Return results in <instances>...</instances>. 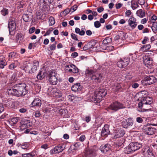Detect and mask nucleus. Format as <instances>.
<instances>
[{
  "label": "nucleus",
  "instance_id": "1",
  "mask_svg": "<svg viewBox=\"0 0 157 157\" xmlns=\"http://www.w3.org/2000/svg\"><path fill=\"white\" fill-rule=\"evenodd\" d=\"M26 86V84L23 83L15 85L13 88L8 89L7 92L9 95L17 97L24 96L27 93L25 89Z\"/></svg>",
  "mask_w": 157,
  "mask_h": 157
},
{
  "label": "nucleus",
  "instance_id": "2",
  "mask_svg": "<svg viewBox=\"0 0 157 157\" xmlns=\"http://www.w3.org/2000/svg\"><path fill=\"white\" fill-rule=\"evenodd\" d=\"M24 65V70L28 73H32L36 71L37 67L39 65V63L37 61H35L32 64L28 61H26Z\"/></svg>",
  "mask_w": 157,
  "mask_h": 157
},
{
  "label": "nucleus",
  "instance_id": "3",
  "mask_svg": "<svg viewBox=\"0 0 157 157\" xmlns=\"http://www.w3.org/2000/svg\"><path fill=\"white\" fill-rule=\"evenodd\" d=\"M107 94V91L103 90L101 89L98 91H96L94 96L92 97V102H99Z\"/></svg>",
  "mask_w": 157,
  "mask_h": 157
},
{
  "label": "nucleus",
  "instance_id": "4",
  "mask_svg": "<svg viewBox=\"0 0 157 157\" xmlns=\"http://www.w3.org/2000/svg\"><path fill=\"white\" fill-rule=\"evenodd\" d=\"M142 147V144L137 142H133L131 143L125 148V153L127 154H129L133 152L139 150Z\"/></svg>",
  "mask_w": 157,
  "mask_h": 157
},
{
  "label": "nucleus",
  "instance_id": "5",
  "mask_svg": "<svg viewBox=\"0 0 157 157\" xmlns=\"http://www.w3.org/2000/svg\"><path fill=\"white\" fill-rule=\"evenodd\" d=\"M141 101L138 104L139 108L145 109V105H148V106L150 107V105L152 102V98L149 97H142Z\"/></svg>",
  "mask_w": 157,
  "mask_h": 157
},
{
  "label": "nucleus",
  "instance_id": "6",
  "mask_svg": "<svg viewBox=\"0 0 157 157\" xmlns=\"http://www.w3.org/2000/svg\"><path fill=\"white\" fill-rule=\"evenodd\" d=\"M124 108L123 105L117 101L113 102L108 108L109 110L110 109L116 111L119 109Z\"/></svg>",
  "mask_w": 157,
  "mask_h": 157
},
{
  "label": "nucleus",
  "instance_id": "7",
  "mask_svg": "<svg viewBox=\"0 0 157 157\" xmlns=\"http://www.w3.org/2000/svg\"><path fill=\"white\" fill-rule=\"evenodd\" d=\"M157 80L153 76H150L146 77L142 81V82L145 85H149L156 82Z\"/></svg>",
  "mask_w": 157,
  "mask_h": 157
},
{
  "label": "nucleus",
  "instance_id": "8",
  "mask_svg": "<svg viewBox=\"0 0 157 157\" xmlns=\"http://www.w3.org/2000/svg\"><path fill=\"white\" fill-rule=\"evenodd\" d=\"M129 58L126 57L125 58L120 59L117 62V66L121 68L125 67L129 64Z\"/></svg>",
  "mask_w": 157,
  "mask_h": 157
},
{
  "label": "nucleus",
  "instance_id": "9",
  "mask_svg": "<svg viewBox=\"0 0 157 157\" xmlns=\"http://www.w3.org/2000/svg\"><path fill=\"white\" fill-rule=\"evenodd\" d=\"M65 147L63 144H60L56 146L54 148L51 149L50 151L51 154H58L62 152Z\"/></svg>",
  "mask_w": 157,
  "mask_h": 157
},
{
  "label": "nucleus",
  "instance_id": "10",
  "mask_svg": "<svg viewBox=\"0 0 157 157\" xmlns=\"http://www.w3.org/2000/svg\"><path fill=\"white\" fill-rule=\"evenodd\" d=\"M143 59V63L147 67H149L152 64V59L150 57L147 56H144Z\"/></svg>",
  "mask_w": 157,
  "mask_h": 157
},
{
  "label": "nucleus",
  "instance_id": "11",
  "mask_svg": "<svg viewBox=\"0 0 157 157\" xmlns=\"http://www.w3.org/2000/svg\"><path fill=\"white\" fill-rule=\"evenodd\" d=\"M91 78L92 80L98 83H100L103 80V76L101 74H95V75H93L91 77Z\"/></svg>",
  "mask_w": 157,
  "mask_h": 157
},
{
  "label": "nucleus",
  "instance_id": "12",
  "mask_svg": "<svg viewBox=\"0 0 157 157\" xmlns=\"http://www.w3.org/2000/svg\"><path fill=\"white\" fill-rule=\"evenodd\" d=\"M50 92L51 94L55 97L59 98L62 96L61 92L56 88L52 89Z\"/></svg>",
  "mask_w": 157,
  "mask_h": 157
},
{
  "label": "nucleus",
  "instance_id": "13",
  "mask_svg": "<svg viewBox=\"0 0 157 157\" xmlns=\"http://www.w3.org/2000/svg\"><path fill=\"white\" fill-rule=\"evenodd\" d=\"M136 19L133 16H131L128 20L129 25L132 28H135L137 26Z\"/></svg>",
  "mask_w": 157,
  "mask_h": 157
},
{
  "label": "nucleus",
  "instance_id": "14",
  "mask_svg": "<svg viewBox=\"0 0 157 157\" xmlns=\"http://www.w3.org/2000/svg\"><path fill=\"white\" fill-rule=\"evenodd\" d=\"M143 129L145 133L148 135H152L154 133V129L153 128L149 126H144Z\"/></svg>",
  "mask_w": 157,
  "mask_h": 157
},
{
  "label": "nucleus",
  "instance_id": "15",
  "mask_svg": "<svg viewBox=\"0 0 157 157\" xmlns=\"http://www.w3.org/2000/svg\"><path fill=\"white\" fill-rule=\"evenodd\" d=\"M109 125L107 124L105 125L102 128L101 133V136H107V135L109 134Z\"/></svg>",
  "mask_w": 157,
  "mask_h": 157
},
{
  "label": "nucleus",
  "instance_id": "16",
  "mask_svg": "<svg viewBox=\"0 0 157 157\" xmlns=\"http://www.w3.org/2000/svg\"><path fill=\"white\" fill-rule=\"evenodd\" d=\"M125 133V131L122 129L120 128L118 130L114 137V139L123 137Z\"/></svg>",
  "mask_w": 157,
  "mask_h": 157
},
{
  "label": "nucleus",
  "instance_id": "17",
  "mask_svg": "<svg viewBox=\"0 0 157 157\" xmlns=\"http://www.w3.org/2000/svg\"><path fill=\"white\" fill-rule=\"evenodd\" d=\"M112 147L109 144H107L104 146H101L100 147V149L101 151L105 153L111 150Z\"/></svg>",
  "mask_w": 157,
  "mask_h": 157
},
{
  "label": "nucleus",
  "instance_id": "18",
  "mask_svg": "<svg viewBox=\"0 0 157 157\" xmlns=\"http://www.w3.org/2000/svg\"><path fill=\"white\" fill-rule=\"evenodd\" d=\"M146 153L144 154V156L145 157H154V155L152 152L151 148L147 147Z\"/></svg>",
  "mask_w": 157,
  "mask_h": 157
},
{
  "label": "nucleus",
  "instance_id": "19",
  "mask_svg": "<svg viewBox=\"0 0 157 157\" xmlns=\"http://www.w3.org/2000/svg\"><path fill=\"white\" fill-rule=\"evenodd\" d=\"M32 105L33 106L40 107L41 105V101L39 98H35L32 103Z\"/></svg>",
  "mask_w": 157,
  "mask_h": 157
},
{
  "label": "nucleus",
  "instance_id": "20",
  "mask_svg": "<svg viewBox=\"0 0 157 157\" xmlns=\"http://www.w3.org/2000/svg\"><path fill=\"white\" fill-rule=\"evenodd\" d=\"M115 40L121 39V40H124L125 39L124 34L123 32L119 33L114 38Z\"/></svg>",
  "mask_w": 157,
  "mask_h": 157
},
{
  "label": "nucleus",
  "instance_id": "21",
  "mask_svg": "<svg viewBox=\"0 0 157 157\" xmlns=\"http://www.w3.org/2000/svg\"><path fill=\"white\" fill-rule=\"evenodd\" d=\"M81 86L80 83H76L73 85L71 87V90L75 92L81 90Z\"/></svg>",
  "mask_w": 157,
  "mask_h": 157
},
{
  "label": "nucleus",
  "instance_id": "22",
  "mask_svg": "<svg viewBox=\"0 0 157 157\" xmlns=\"http://www.w3.org/2000/svg\"><path fill=\"white\" fill-rule=\"evenodd\" d=\"M47 74L45 71H40L37 76V78L40 80L42 79Z\"/></svg>",
  "mask_w": 157,
  "mask_h": 157
},
{
  "label": "nucleus",
  "instance_id": "23",
  "mask_svg": "<svg viewBox=\"0 0 157 157\" xmlns=\"http://www.w3.org/2000/svg\"><path fill=\"white\" fill-rule=\"evenodd\" d=\"M49 80L50 83L51 84L56 85L57 82V77L56 76L52 78L50 77V78H49Z\"/></svg>",
  "mask_w": 157,
  "mask_h": 157
},
{
  "label": "nucleus",
  "instance_id": "24",
  "mask_svg": "<svg viewBox=\"0 0 157 157\" xmlns=\"http://www.w3.org/2000/svg\"><path fill=\"white\" fill-rule=\"evenodd\" d=\"M121 86L118 83H115L114 86H112V89L114 92H117L121 88Z\"/></svg>",
  "mask_w": 157,
  "mask_h": 157
},
{
  "label": "nucleus",
  "instance_id": "25",
  "mask_svg": "<svg viewBox=\"0 0 157 157\" xmlns=\"http://www.w3.org/2000/svg\"><path fill=\"white\" fill-rule=\"evenodd\" d=\"M57 76L56 71L54 70H51L49 71L48 77V78H52Z\"/></svg>",
  "mask_w": 157,
  "mask_h": 157
},
{
  "label": "nucleus",
  "instance_id": "26",
  "mask_svg": "<svg viewBox=\"0 0 157 157\" xmlns=\"http://www.w3.org/2000/svg\"><path fill=\"white\" fill-rule=\"evenodd\" d=\"M85 154L87 156L91 157L94 155V150L92 149H87L85 152Z\"/></svg>",
  "mask_w": 157,
  "mask_h": 157
},
{
  "label": "nucleus",
  "instance_id": "27",
  "mask_svg": "<svg viewBox=\"0 0 157 157\" xmlns=\"http://www.w3.org/2000/svg\"><path fill=\"white\" fill-rule=\"evenodd\" d=\"M45 17V14H42L38 12L36 13V18L38 19H44Z\"/></svg>",
  "mask_w": 157,
  "mask_h": 157
},
{
  "label": "nucleus",
  "instance_id": "28",
  "mask_svg": "<svg viewBox=\"0 0 157 157\" xmlns=\"http://www.w3.org/2000/svg\"><path fill=\"white\" fill-rule=\"evenodd\" d=\"M136 14L140 17H143L145 16V12L143 11L142 9H140L136 12Z\"/></svg>",
  "mask_w": 157,
  "mask_h": 157
},
{
  "label": "nucleus",
  "instance_id": "29",
  "mask_svg": "<svg viewBox=\"0 0 157 157\" xmlns=\"http://www.w3.org/2000/svg\"><path fill=\"white\" fill-rule=\"evenodd\" d=\"M151 47V46L150 44L145 45L141 47V49L142 50V51L144 52L149 50L150 48Z\"/></svg>",
  "mask_w": 157,
  "mask_h": 157
},
{
  "label": "nucleus",
  "instance_id": "30",
  "mask_svg": "<svg viewBox=\"0 0 157 157\" xmlns=\"http://www.w3.org/2000/svg\"><path fill=\"white\" fill-rule=\"evenodd\" d=\"M71 67L72 69L73 73H77L78 72V69L74 65L71 64Z\"/></svg>",
  "mask_w": 157,
  "mask_h": 157
},
{
  "label": "nucleus",
  "instance_id": "31",
  "mask_svg": "<svg viewBox=\"0 0 157 157\" xmlns=\"http://www.w3.org/2000/svg\"><path fill=\"white\" fill-rule=\"evenodd\" d=\"M16 5L17 6V7L18 8H22L23 6L25 5L24 1H21L18 2L17 3Z\"/></svg>",
  "mask_w": 157,
  "mask_h": 157
},
{
  "label": "nucleus",
  "instance_id": "32",
  "mask_svg": "<svg viewBox=\"0 0 157 157\" xmlns=\"http://www.w3.org/2000/svg\"><path fill=\"white\" fill-rule=\"evenodd\" d=\"M49 22L50 25H52L55 23V20L54 18L52 17H50L49 18Z\"/></svg>",
  "mask_w": 157,
  "mask_h": 157
},
{
  "label": "nucleus",
  "instance_id": "33",
  "mask_svg": "<svg viewBox=\"0 0 157 157\" xmlns=\"http://www.w3.org/2000/svg\"><path fill=\"white\" fill-rule=\"evenodd\" d=\"M95 71L92 69L88 70L86 71V74L89 75H92V76L93 75H95Z\"/></svg>",
  "mask_w": 157,
  "mask_h": 157
},
{
  "label": "nucleus",
  "instance_id": "34",
  "mask_svg": "<svg viewBox=\"0 0 157 157\" xmlns=\"http://www.w3.org/2000/svg\"><path fill=\"white\" fill-rule=\"evenodd\" d=\"M137 3L136 2H132L131 4V6L133 10H135L139 7Z\"/></svg>",
  "mask_w": 157,
  "mask_h": 157
},
{
  "label": "nucleus",
  "instance_id": "35",
  "mask_svg": "<svg viewBox=\"0 0 157 157\" xmlns=\"http://www.w3.org/2000/svg\"><path fill=\"white\" fill-rule=\"evenodd\" d=\"M15 26L16 24L14 21H12L9 23L8 27L9 28L14 29V28H15Z\"/></svg>",
  "mask_w": 157,
  "mask_h": 157
},
{
  "label": "nucleus",
  "instance_id": "36",
  "mask_svg": "<svg viewBox=\"0 0 157 157\" xmlns=\"http://www.w3.org/2000/svg\"><path fill=\"white\" fill-rule=\"evenodd\" d=\"M1 13L3 16H5L8 13V10L7 9H3L1 11Z\"/></svg>",
  "mask_w": 157,
  "mask_h": 157
},
{
  "label": "nucleus",
  "instance_id": "37",
  "mask_svg": "<svg viewBox=\"0 0 157 157\" xmlns=\"http://www.w3.org/2000/svg\"><path fill=\"white\" fill-rule=\"evenodd\" d=\"M122 124L123 127L124 128H127L128 127L127 119L122 121Z\"/></svg>",
  "mask_w": 157,
  "mask_h": 157
},
{
  "label": "nucleus",
  "instance_id": "38",
  "mask_svg": "<svg viewBox=\"0 0 157 157\" xmlns=\"http://www.w3.org/2000/svg\"><path fill=\"white\" fill-rule=\"evenodd\" d=\"M127 123L129 126H132L133 124V121L131 119L128 118L127 119Z\"/></svg>",
  "mask_w": 157,
  "mask_h": 157
},
{
  "label": "nucleus",
  "instance_id": "39",
  "mask_svg": "<svg viewBox=\"0 0 157 157\" xmlns=\"http://www.w3.org/2000/svg\"><path fill=\"white\" fill-rule=\"evenodd\" d=\"M76 149V147H75L74 145H71L69 149V151L70 152L74 151Z\"/></svg>",
  "mask_w": 157,
  "mask_h": 157
},
{
  "label": "nucleus",
  "instance_id": "40",
  "mask_svg": "<svg viewBox=\"0 0 157 157\" xmlns=\"http://www.w3.org/2000/svg\"><path fill=\"white\" fill-rule=\"evenodd\" d=\"M94 25L95 27L98 28L101 26V24L99 21H96L94 22Z\"/></svg>",
  "mask_w": 157,
  "mask_h": 157
},
{
  "label": "nucleus",
  "instance_id": "41",
  "mask_svg": "<svg viewBox=\"0 0 157 157\" xmlns=\"http://www.w3.org/2000/svg\"><path fill=\"white\" fill-rule=\"evenodd\" d=\"M16 55V53L14 52H11L9 53V57L11 59L15 57Z\"/></svg>",
  "mask_w": 157,
  "mask_h": 157
},
{
  "label": "nucleus",
  "instance_id": "42",
  "mask_svg": "<svg viewBox=\"0 0 157 157\" xmlns=\"http://www.w3.org/2000/svg\"><path fill=\"white\" fill-rule=\"evenodd\" d=\"M6 65L5 63L3 60H0V68H3Z\"/></svg>",
  "mask_w": 157,
  "mask_h": 157
},
{
  "label": "nucleus",
  "instance_id": "43",
  "mask_svg": "<svg viewBox=\"0 0 157 157\" xmlns=\"http://www.w3.org/2000/svg\"><path fill=\"white\" fill-rule=\"evenodd\" d=\"M23 18L24 21L25 22H28L29 21V16L27 14L24 15L23 16Z\"/></svg>",
  "mask_w": 157,
  "mask_h": 157
},
{
  "label": "nucleus",
  "instance_id": "44",
  "mask_svg": "<svg viewBox=\"0 0 157 157\" xmlns=\"http://www.w3.org/2000/svg\"><path fill=\"white\" fill-rule=\"evenodd\" d=\"M100 68H99V67L98 65L97 64L94 65L93 67V69L95 72H96L98 70H100Z\"/></svg>",
  "mask_w": 157,
  "mask_h": 157
},
{
  "label": "nucleus",
  "instance_id": "45",
  "mask_svg": "<svg viewBox=\"0 0 157 157\" xmlns=\"http://www.w3.org/2000/svg\"><path fill=\"white\" fill-rule=\"evenodd\" d=\"M77 97H74L73 96H72L71 95H69L68 96V98L69 101H73L74 98H76Z\"/></svg>",
  "mask_w": 157,
  "mask_h": 157
},
{
  "label": "nucleus",
  "instance_id": "46",
  "mask_svg": "<svg viewBox=\"0 0 157 157\" xmlns=\"http://www.w3.org/2000/svg\"><path fill=\"white\" fill-rule=\"evenodd\" d=\"M11 121L13 123V124H15L18 121V117L13 118L11 119Z\"/></svg>",
  "mask_w": 157,
  "mask_h": 157
},
{
  "label": "nucleus",
  "instance_id": "47",
  "mask_svg": "<svg viewBox=\"0 0 157 157\" xmlns=\"http://www.w3.org/2000/svg\"><path fill=\"white\" fill-rule=\"evenodd\" d=\"M20 128L21 129H24L28 128L27 125L26 124L23 123L21 126Z\"/></svg>",
  "mask_w": 157,
  "mask_h": 157
},
{
  "label": "nucleus",
  "instance_id": "48",
  "mask_svg": "<svg viewBox=\"0 0 157 157\" xmlns=\"http://www.w3.org/2000/svg\"><path fill=\"white\" fill-rule=\"evenodd\" d=\"M77 7L78 6L77 5H75L71 8L70 10H72V11L73 12L77 10Z\"/></svg>",
  "mask_w": 157,
  "mask_h": 157
},
{
  "label": "nucleus",
  "instance_id": "49",
  "mask_svg": "<svg viewBox=\"0 0 157 157\" xmlns=\"http://www.w3.org/2000/svg\"><path fill=\"white\" fill-rule=\"evenodd\" d=\"M17 79L16 75L15 74H13L11 77V80L12 81H16Z\"/></svg>",
  "mask_w": 157,
  "mask_h": 157
},
{
  "label": "nucleus",
  "instance_id": "50",
  "mask_svg": "<svg viewBox=\"0 0 157 157\" xmlns=\"http://www.w3.org/2000/svg\"><path fill=\"white\" fill-rule=\"evenodd\" d=\"M136 121L139 123H141L143 122V120L141 117H138L136 118Z\"/></svg>",
  "mask_w": 157,
  "mask_h": 157
},
{
  "label": "nucleus",
  "instance_id": "51",
  "mask_svg": "<svg viewBox=\"0 0 157 157\" xmlns=\"http://www.w3.org/2000/svg\"><path fill=\"white\" fill-rule=\"evenodd\" d=\"M114 47L112 46H109L106 47V49L108 51H112L113 50Z\"/></svg>",
  "mask_w": 157,
  "mask_h": 157
},
{
  "label": "nucleus",
  "instance_id": "52",
  "mask_svg": "<svg viewBox=\"0 0 157 157\" xmlns=\"http://www.w3.org/2000/svg\"><path fill=\"white\" fill-rule=\"evenodd\" d=\"M122 6L123 4L121 3H117L115 5L116 8L117 9H119Z\"/></svg>",
  "mask_w": 157,
  "mask_h": 157
},
{
  "label": "nucleus",
  "instance_id": "53",
  "mask_svg": "<svg viewBox=\"0 0 157 157\" xmlns=\"http://www.w3.org/2000/svg\"><path fill=\"white\" fill-rule=\"evenodd\" d=\"M110 39L109 38H105L104 40L103 41V43L104 44L106 45L108 44L109 42L108 40Z\"/></svg>",
  "mask_w": 157,
  "mask_h": 157
},
{
  "label": "nucleus",
  "instance_id": "54",
  "mask_svg": "<svg viewBox=\"0 0 157 157\" xmlns=\"http://www.w3.org/2000/svg\"><path fill=\"white\" fill-rule=\"evenodd\" d=\"M21 37V33H17L16 36V38L17 42L18 41L20 38Z\"/></svg>",
  "mask_w": 157,
  "mask_h": 157
},
{
  "label": "nucleus",
  "instance_id": "55",
  "mask_svg": "<svg viewBox=\"0 0 157 157\" xmlns=\"http://www.w3.org/2000/svg\"><path fill=\"white\" fill-rule=\"evenodd\" d=\"M147 147H149L147 146H146L144 147L142 149V151L143 154V155H144V154H145V153H146V151L147 150Z\"/></svg>",
  "mask_w": 157,
  "mask_h": 157
},
{
  "label": "nucleus",
  "instance_id": "56",
  "mask_svg": "<svg viewBox=\"0 0 157 157\" xmlns=\"http://www.w3.org/2000/svg\"><path fill=\"white\" fill-rule=\"evenodd\" d=\"M35 30V28L34 27H32L29 30V32L30 33H33Z\"/></svg>",
  "mask_w": 157,
  "mask_h": 157
},
{
  "label": "nucleus",
  "instance_id": "57",
  "mask_svg": "<svg viewBox=\"0 0 157 157\" xmlns=\"http://www.w3.org/2000/svg\"><path fill=\"white\" fill-rule=\"evenodd\" d=\"M16 66L14 63H12L9 66V68L11 69H13L15 68Z\"/></svg>",
  "mask_w": 157,
  "mask_h": 157
},
{
  "label": "nucleus",
  "instance_id": "58",
  "mask_svg": "<svg viewBox=\"0 0 157 157\" xmlns=\"http://www.w3.org/2000/svg\"><path fill=\"white\" fill-rule=\"evenodd\" d=\"M50 48L51 51L55 50L56 48V44H53L50 45Z\"/></svg>",
  "mask_w": 157,
  "mask_h": 157
},
{
  "label": "nucleus",
  "instance_id": "59",
  "mask_svg": "<svg viewBox=\"0 0 157 157\" xmlns=\"http://www.w3.org/2000/svg\"><path fill=\"white\" fill-rule=\"evenodd\" d=\"M147 93V91L145 90L142 91L140 92L139 94L140 95H142V97H144L143 95V94L146 95Z\"/></svg>",
  "mask_w": 157,
  "mask_h": 157
},
{
  "label": "nucleus",
  "instance_id": "60",
  "mask_svg": "<svg viewBox=\"0 0 157 157\" xmlns=\"http://www.w3.org/2000/svg\"><path fill=\"white\" fill-rule=\"evenodd\" d=\"M138 3L141 5H144L145 3V0H138Z\"/></svg>",
  "mask_w": 157,
  "mask_h": 157
},
{
  "label": "nucleus",
  "instance_id": "61",
  "mask_svg": "<svg viewBox=\"0 0 157 157\" xmlns=\"http://www.w3.org/2000/svg\"><path fill=\"white\" fill-rule=\"evenodd\" d=\"M71 36L72 38L75 40H78V39L77 38V36L76 35H75V34L74 33H71Z\"/></svg>",
  "mask_w": 157,
  "mask_h": 157
},
{
  "label": "nucleus",
  "instance_id": "62",
  "mask_svg": "<svg viewBox=\"0 0 157 157\" xmlns=\"http://www.w3.org/2000/svg\"><path fill=\"white\" fill-rule=\"evenodd\" d=\"M41 147L42 148L46 149L48 148V145L47 144H44L41 146Z\"/></svg>",
  "mask_w": 157,
  "mask_h": 157
},
{
  "label": "nucleus",
  "instance_id": "63",
  "mask_svg": "<svg viewBox=\"0 0 157 157\" xmlns=\"http://www.w3.org/2000/svg\"><path fill=\"white\" fill-rule=\"evenodd\" d=\"M131 12L130 10H128L126 11L125 13V15L127 17H129L131 14Z\"/></svg>",
  "mask_w": 157,
  "mask_h": 157
},
{
  "label": "nucleus",
  "instance_id": "64",
  "mask_svg": "<svg viewBox=\"0 0 157 157\" xmlns=\"http://www.w3.org/2000/svg\"><path fill=\"white\" fill-rule=\"evenodd\" d=\"M149 40V39L148 37H144V39L142 41V43L143 44H146V41L147 40Z\"/></svg>",
  "mask_w": 157,
  "mask_h": 157
}]
</instances>
